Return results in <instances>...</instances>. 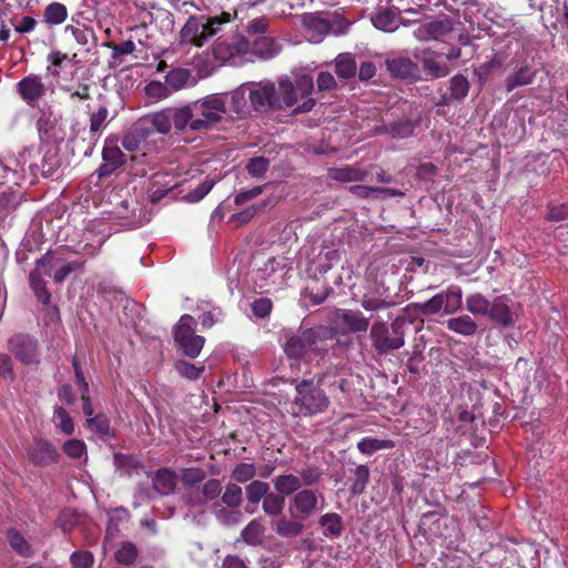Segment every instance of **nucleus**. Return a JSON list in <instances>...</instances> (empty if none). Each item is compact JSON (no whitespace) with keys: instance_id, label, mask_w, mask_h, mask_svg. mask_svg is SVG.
Returning a JSON list of instances; mask_svg holds the SVG:
<instances>
[{"instance_id":"obj_1","label":"nucleus","mask_w":568,"mask_h":568,"mask_svg":"<svg viewBox=\"0 0 568 568\" xmlns=\"http://www.w3.org/2000/svg\"><path fill=\"white\" fill-rule=\"evenodd\" d=\"M277 111H290L303 114L313 110L316 99L313 98L314 80L310 74H297L294 79L283 77L277 80Z\"/></svg>"},{"instance_id":"obj_2","label":"nucleus","mask_w":568,"mask_h":568,"mask_svg":"<svg viewBox=\"0 0 568 568\" xmlns=\"http://www.w3.org/2000/svg\"><path fill=\"white\" fill-rule=\"evenodd\" d=\"M82 267V262L65 261L55 255L54 251L47 253L36 262V268L29 275L30 286L39 302L49 304L51 294L42 275L51 276L55 282H63L71 273Z\"/></svg>"},{"instance_id":"obj_3","label":"nucleus","mask_w":568,"mask_h":568,"mask_svg":"<svg viewBox=\"0 0 568 568\" xmlns=\"http://www.w3.org/2000/svg\"><path fill=\"white\" fill-rule=\"evenodd\" d=\"M186 114L187 130L207 133L226 114V100L223 94L215 93L183 105Z\"/></svg>"},{"instance_id":"obj_4","label":"nucleus","mask_w":568,"mask_h":568,"mask_svg":"<svg viewBox=\"0 0 568 568\" xmlns=\"http://www.w3.org/2000/svg\"><path fill=\"white\" fill-rule=\"evenodd\" d=\"M329 404L328 396L318 384H315L313 379H302L295 386L292 414L294 416L312 417L326 412Z\"/></svg>"},{"instance_id":"obj_5","label":"nucleus","mask_w":568,"mask_h":568,"mask_svg":"<svg viewBox=\"0 0 568 568\" xmlns=\"http://www.w3.org/2000/svg\"><path fill=\"white\" fill-rule=\"evenodd\" d=\"M232 14L222 12L215 17H191L183 26L180 37L183 43L202 47L210 38L221 31V27L231 21Z\"/></svg>"},{"instance_id":"obj_6","label":"nucleus","mask_w":568,"mask_h":568,"mask_svg":"<svg viewBox=\"0 0 568 568\" xmlns=\"http://www.w3.org/2000/svg\"><path fill=\"white\" fill-rule=\"evenodd\" d=\"M186 114L183 105L179 108H165L156 112L148 113L139 119L148 134L156 132L160 134L170 133L174 128L176 132L184 133L187 131Z\"/></svg>"},{"instance_id":"obj_7","label":"nucleus","mask_w":568,"mask_h":568,"mask_svg":"<svg viewBox=\"0 0 568 568\" xmlns=\"http://www.w3.org/2000/svg\"><path fill=\"white\" fill-rule=\"evenodd\" d=\"M405 322L395 318L388 326L385 322L376 321L369 332L372 345L378 354H387L405 344Z\"/></svg>"},{"instance_id":"obj_8","label":"nucleus","mask_w":568,"mask_h":568,"mask_svg":"<svg viewBox=\"0 0 568 568\" xmlns=\"http://www.w3.org/2000/svg\"><path fill=\"white\" fill-rule=\"evenodd\" d=\"M193 324L194 318L185 314L181 316L174 329L175 343L183 351L184 355L191 358L200 355L205 343L203 336L195 334Z\"/></svg>"},{"instance_id":"obj_9","label":"nucleus","mask_w":568,"mask_h":568,"mask_svg":"<svg viewBox=\"0 0 568 568\" xmlns=\"http://www.w3.org/2000/svg\"><path fill=\"white\" fill-rule=\"evenodd\" d=\"M248 100L252 110L266 113L270 110L277 111L276 84L271 81L246 82Z\"/></svg>"},{"instance_id":"obj_10","label":"nucleus","mask_w":568,"mask_h":568,"mask_svg":"<svg viewBox=\"0 0 568 568\" xmlns=\"http://www.w3.org/2000/svg\"><path fill=\"white\" fill-rule=\"evenodd\" d=\"M285 336L284 353L290 358L300 359L318 343L321 328H307Z\"/></svg>"},{"instance_id":"obj_11","label":"nucleus","mask_w":568,"mask_h":568,"mask_svg":"<svg viewBox=\"0 0 568 568\" xmlns=\"http://www.w3.org/2000/svg\"><path fill=\"white\" fill-rule=\"evenodd\" d=\"M487 318L500 327H511L519 318V306L507 295L493 300Z\"/></svg>"},{"instance_id":"obj_12","label":"nucleus","mask_w":568,"mask_h":568,"mask_svg":"<svg viewBox=\"0 0 568 568\" xmlns=\"http://www.w3.org/2000/svg\"><path fill=\"white\" fill-rule=\"evenodd\" d=\"M9 351L26 365L39 364L40 353L38 341L29 335L18 334L8 342Z\"/></svg>"},{"instance_id":"obj_13","label":"nucleus","mask_w":568,"mask_h":568,"mask_svg":"<svg viewBox=\"0 0 568 568\" xmlns=\"http://www.w3.org/2000/svg\"><path fill=\"white\" fill-rule=\"evenodd\" d=\"M178 485V475L169 468H160L152 478V488L139 487L136 498L151 499L153 491L162 496L173 494Z\"/></svg>"},{"instance_id":"obj_14","label":"nucleus","mask_w":568,"mask_h":568,"mask_svg":"<svg viewBox=\"0 0 568 568\" xmlns=\"http://www.w3.org/2000/svg\"><path fill=\"white\" fill-rule=\"evenodd\" d=\"M325 505L324 495L312 489L297 491L292 499V507L296 510L300 519H307Z\"/></svg>"},{"instance_id":"obj_15","label":"nucleus","mask_w":568,"mask_h":568,"mask_svg":"<svg viewBox=\"0 0 568 568\" xmlns=\"http://www.w3.org/2000/svg\"><path fill=\"white\" fill-rule=\"evenodd\" d=\"M27 457L34 466H47L57 463L60 454L55 446L43 438H34L27 448Z\"/></svg>"},{"instance_id":"obj_16","label":"nucleus","mask_w":568,"mask_h":568,"mask_svg":"<svg viewBox=\"0 0 568 568\" xmlns=\"http://www.w3.org/2000/svg\"><path fill=\"white\" fill-rule=\"evenodd\" d=\"M215 54L222 60L252 57V40L242 36L234 37L231 42H219L214 48Z\"/></svg>"},{"instance_id":"obj_17","label":"nucleus","mask_w":568,"mask_h":568,"mask_svg":"<svg viewBox=\"0 0 568 568\" xmlns=\"http://www.w3.org/2000/svg\"><path fill=\"white\" fill-rule=\"evenodd\" d=\"M222 491L219 479H209L202 486L191 487L185 494V501L191 507H197L215 499Z\"/></svg>"},{"instance_id":"obj_18","label":"nucleus","mask_w":568,"mask_h":568,"mask_svg":"<svg viewBox=\"0 0 568 568\" xmlns=\"http://www.w3.org/2000/svg\"><path fill=\"white\" fill-rule=\"evenodd\" d=\"M247 88L246 83H243L230 93H222L226 100V114L232 113L240 119L250 114L252 106Z\"/></svg>"},{"instance_id":"obj_19","label":"nucleus","mask_w":568,"mask_h":568,"mask_svg":"<svg viewBox=\"0 0 568 568\" xmlns=\"http://www.w3.org/2000/svg\"><path fill=\"white\" fill-rule=\"evenodd\" d=\"M52 232L49 222H47V231H44L42 219L34 217L31 220L29 229L23 237L24 248H40L43 245L51 246Z\"/></svg>"},{"instance_id":"obj_20","label":"nucleus","mask_w":568,"mask_h":568,"mask_svg":"<svg viewBox=\"0 0 568 568\" xmlns=\"http://www.w3.org/2000/svg\"><path fill=\"white\" fill-rule=\"evenodd\" d=\"M0 174L4 183L21 184L28 180L27 169H21L20 158L13 153L3 154L0 158Z\"/></svg>"},{"instance_id":"obj_21","label":"nucleus","mask_w":568,"mask_h":568,"mask_svg":"<svg viewBox=\"0 0 568 568\" xmlns=\"http://www.w3.org/2000/svg\"><path fill=\"white\" fill-rule=\"evenodd\" d=\"M17 89L22 99L29 105H34L42 97H44L47 91L41 77L37 74H30L23 78L18 82Z\"/></svg>"},{"instance_id":"obj_22","label":"nucleus","mask_w":568,"mask_h":568,"mask_svg":"<svg viewBox=\"0 0 568 568\" xmlns=\"http://www.w3.org/2000/svg\"><path fill=\"white\" fill-rule=\"evenodd\" d=\"M336 323L342 325L348 333H365L369 327V320L359 311L338 310Z\"/></svg>"},{"instance_id":"obj_23","label":"nucleus","mask_w":568,"mask_h":568,"mask_svg":"<svg viewBox=\"0 0 568 568\" xmlns=\"http://www.w3.org/2000/svg\"><path fill=\"white\" fill-rule=\"evenodd\" d=\"M103 164L99 168V175L105 176L113 173L115 169L125 162V155L121 149L110 140L105 141L102 151Z\"/></svg>"},{"instance_id":"obj_24","label":"nucleus","mask_w":568,"mask_h":568,"mask_svg":"<svg viewBox=\"0 0 568 568\" xmlns=\"http://www.w3.org/2000/svg\"><path fill=\"white\" fill-rule=\"evenodd\" d=\"M453 30L449 19L435 20L419 26L415 31V37L420 41L438 40Z\"/></svg>"},{"instance_id":"obj_25","label":"nucleus","mask_w":568,"mask_h":568,"mask_svg":"<svg viewBox=\"0 0 568 568\" xmlns=\"http://www.w3.org/2000/svg\"><path fill=\"white\" fill-rule=\"evenodd\" d=\"M136 203L133 200H123L114 206L111 214L123 220L122 225L129 229L139 227L143 224L140 217H135Z\"/></svg>"},{"instance_id":"obj_26","label":"nucleus","mask_w":568,"mask_h":568,"mask_svg":"<svg viewBox=\"0 0 568 568\" xmlns=\"http://www.w3.org/2000/svg\"><path fill=\"white\" fill-rule=\"evenodd\" d=\"M281 51L280 43L270 37H261L252 40V57L267 60L274 58Z\"/></svg>"},{"instance_id":"obj_27","label":"nucleus","mask_w":568,"mask_h":568,"mask_svg":"<svg viewBox=\"0 0 568 568\" xmlns=\"http://www.w3.org/2000/svg\"><path fill=\"white\" fill-rule=\"evenodd\" d=\"M422 65L426 75L430 79L444 78L450 72L449 67L440 54L433 53L423 57Z\"/></svg>"},{"instance_id":"obj_28","label":"nucleus","mask_w":568,"mask_h":568,"mask_svg":"<svg viewBox=\"0 0 568 568\" xmlns=\"http://www.w3.org/2000/svg\"><path fill=\"white\" fill-rule=\"evenodd\" d=\"M7 540L11 549L19 556L29 558L34 555V549L30 541L18 529L8 528L6 534Z\"/></svg>"},{"instance_id":"obj_29","label":"nucleus","mask_w":568,"mask_h":568,"mask_svg":"<svg viewBox=\"0 0 568 568\" xmlns=\"http://www.w3.org/2000/svg\"><path fill=\"white\" fill-rule=\"evenodd\" d=\"M149 136L148 129L138 120L122 138V148L129 152L138 151Z\"/></svg>"},{"instance_id":"obj_30","label":"nucleus","mask_w":568,"mask_h":568,"mask_svg":"<svg viewBox=\"0 0 568 568\" xmlns=\"http://www.w3.org/2000/svg\"><path fill=\"white\" fill-rule=\"evenodd\" d=\"M446 327L450 332L465 337L474 336L478 331L477 323L466 314L448 318L446 321Z\"/></svg>"},{"instance_id":"obj_31","label":"nucleus","mask_w":568,"mask_h":568,"mask_svg":"<svg viewBox=\"0 0 568 568\" xmlns=\"http://www.w3.org/2000/svg\"><path fill=\"white\" fill-rule=\"evenodd\" d=\"M47 74L59 82L61 73L70 65L71 61L68 54L53 50L47 55Z\"/></svg>"},{"instance_id":"obj_32","label":"nucleus","mask_w":568,"mask_h":568,"mask_svg":"<svg viewBox=\"0 0 568 568\" xmlns=\"http://www.w3.org/2000/svg\"><path fill=\"white\" fill-rule=\"evenodd\" d=\"M328 175L332 180L348 183L364 181L367 172L349 165L329 169Z\"/></svg>"},{"instance_id":"obj_33","label":"nucleus","mask_w":568,"mask_h":568,"mask_svg":"<svg viewBox=\"0 0 568 568\" xmlns=\"http://www.w3.org/2000/svg\"><path fill=\"white\" fill-rule=\"evenodd\" d=\"M318 524L323 527V535L327 538H338L343 534V518L336 513L324 514L320 518Z\"/></svg>"},{"instance_id":"obj_34","label":"nucleus","mask_w":568,"mask_h":568,"mask_svg":"<svg viewBox=\"0 0 568 568\" xmlns=\"http://www.w3.org/2000/svg\"><path fill=\"white\" fill-rule=\"evenodd\" d=\"M38 154L39 151L36 146H26L17 154V158H20L21 169H27V176L30 183L39 175V165L32 161Z\"/></svg>"},{"instance_id":"obj_35","label":"nucleus","mask_w":568,"mask_h":568,"mask_svg":"<svg viewBox=\"0 0 568 568\" xmlns=\"http://www.w3.org/2000/svg\"><path fill=\"white\" fill-rule=\"evenodd\" d=\"M286 268V263L283 257H268L263 268H260L258 272L261 275L271 281V283L276 284L284 276V271Z\"/></svg>"},{"instance_id":"obj_36","label":"nucleus","mask_w":568,"mask_h":568,"mask_svg":"<svg viewBox=\"0 0 568 568\" xmlns=\"http://www.w3.org/2000/svg\"><path fill=\"white\" fill-rule=\"evenodd\" d=\"M265 527L258 519L251 520L241 531V539L250 546H260L263 542Z\"/></svg>"},{"instance_id":"obj_37","label":"nucleus","mask_w":568,"mask_h":568,"mask_svg":"<svg viewBox=\"0 0 568 568\" xmlns=\"http://www.w3.org/2000/svg\"><path fill=\"white\" fill-rule=\"evenodd\" d=\"M273 484L277 494L283 497L300 491L302 487L300 477L293 474L280 475L274 478Z\"/></svg>"},{"instance_id":"obj_38","label":"nucleus","mask_w":568,"mask_h":568,"mask_svg":"<svg viewBox=\"0 0 568 568\" xmlns=\"http://www.w3.org/2000/svg\"><path fill=\"white\" fill-rule=\"evenodd\" d=\"M388 71L397 78L413 77L416 71V64L408 58H395L386 62Z\"/></svg>"},{"instance_id":"obj_39","label":"nucleus","mask_w":568,"mask_h":568,"mask_svg":"<svg viewBox=\"0 0 568 568\" xmlns=\"http://www.w3.org/2000/svg\"><path fill=\"white\" fill-rule=\"evenodd\" d=\"M493 300H488L481 293H473L466 297V310L475 316L487 317Z\"/></svg>"},{"instance_id":"obj_40","label":"nucleus","mask_w":568,"mask_h":568,"mask_svg":"<svg viewBox=\"0 0 568 568\" xmlns=\"http://www.w3.org/2000/svg\"><path fill=\"white\" fill-rule=\"evenodd\" d=\"M440 294L444 297V313L453 314L462 308L463 291L458 285H450Z\"/></svg>"},{"instance_id":"obj_41","label":"nucleus","mask_w":568,"mask_h":568,"mask_svg":"<svg viewBox=\"0 0 568 568\" xmlns=\"http://www.w3.org/2000/svg\"><path fill=\"white\" fill-rule=\"evenodd\" d=\"M535 72L528 65L520 67L506 79V91L509 93L518 87L528 85L534 81Z\"/></svg>"},{"instance_id":"obj_42","label":"nucleus","mask_w":568,"mask_h":568,"mask_svg":"<svg viewBox=\"0 0 568 568\" xmlns=\"http://www.w3.org/2000/svg\"><path fill=\"white\" fill-rule=\"evenodd\" d=\"M273 529L281 537L295 538L303 532L304 525L298 520L281 518L275 521Z\"/></svg>"},{"instance_id":"obj_43","label":"nucleus","mask_w":568,"mask_h":568,"mask_svg":"<svg viewBox=\"0 0 568 568\" xmlns=\"http://www.w3.org/2000/svg\"><path fill=\"white\" fill-rule=\"evenodd\" d=\"M335 72L341 80H349L356 74V63L348 53L338 54L335 59Z\"/></svg>"},{"instance_id":"obj_44","label":"nucleus","mask_w":568,"mask_h":568,"mask_svg":"<svg viewBox=\"0 0 568 568\" xmlns=\"http://www.w3.org/2000/svg\"><path fill=\"white\" fill-rule=\"evenodd\" d=\"M395 447V443L392 439H378L372 437H364L357 443L358 450L367 456L383 449H390Z\"/></svg>"},{"instance_id":"obj_45","label":"nucleus","mask_w":568,"mask_h":568,"mask_svg":"<svg viewBox=\"0 0 568 568\" xmlns=\"http://www.w3.org/2000/svg\"><path fill=\"white\" fill-rule=\"evenodd\" d=\"M166 176L163 174H155L152 179L151 186L149 187V199L151 202H158L164 197L171 190L176 186V183L169 184L165 182Z\"/></svg>"},{"instance_id":"obj_46","label":"nucleus","mask_w":568,"mask_h":568,"mask_svg":"<svg viewBox=\"0 0 568 568\" xmlns=\"http://www.w3.org/2000/svg\"><path fill=\"white\" fill-rule=\"evenodd\" d=\"M67 18L68 10L63 3L51 2L44 9L43 19L47 24L59 26L62 24Z\"/></svg>"},{"instance_id":"obj_47","label":"nucleus","mask_w":568,"mask_h":568,"mask_svg":"<svg viewBox=\"0 0 568 568\" xmlns=\"http://www.w3.org/2000/svg\"><path fill=\"white\" fill-rule=\"evenodd\" d=\"M373 24L378 30L392 32L398 27L397 14L390 9L382 10L373 18Z\"/></svg>"},{"instance_id":"obj_48","label":"nucleus","mask_w":568,"mask_h":568,"mask_svg":"<svg viewBox=\"0 0 568 568\" xmlns=\"http://www.w3.org/2000/svg\"><path fill=\"white\" fill-rule=\"evenodd\" d=\"M414 128L415 126L412 121L400 120L387 125H383V132L396 139H405L413 134Z\"/></svg>"},{"instance_id":"obj_49","label":"nucleus","mask_w":568,"mask_h":568,"mask_svg":"<svg viewBox=\"0 0 568 568\" xmlns=\"http://www.w3.org/2000/svg\"><path fill=\"white\" fill-rule=\"evenodd\" d=\"M469 81L463 74H456L449 80V93L450 98L456 101L464 100L469 92Z\"/></svg>"},{"instance_id":"obj_50","label":"nucleus","mask_w":568,"mask_h":568,"mask_svg":"<svg viewBox=\"0 0 568 568\" xmlns=\"http://www.w3.org/2000/svg\"><path fill=\"white\" fill-rule=\"evenodd\" d=\"M52 422L64 435H72L74 432V424L69 413L63 407H55L52 416Z\"/></svg>"},{"instance_id":"obj_51","label":"nucleus","mask_w":568,"mask_h":568,"mask_svg":"<svg viewBox=\"0 0 568 568\" xmlns=\"http://www.w3.org/2000/svg\"><path fill=\"white\" fill-rule=\"evenodd\" d=\"M285 506V499L280 494L268 493L263 499V510L266 515L275 517L282 514Z\"/></svg>"},{"instance_id":"obj_52","label":"nucleus","mask_w":568,"mask_h":568,"mask_svg":"<svg viewBox=\"0 0 568 568\" xmlns=\"http://www.w3.org/2000/svg\"><path fill=\"white\" fill-rule=\"evenodd\" d=\"M369 480V469L365 465H358L354 469V480L349 488L352 495H361L364 493Z\"/></svg>"},{"instance_id":"obj_53","label":"nucleus","mask_w":568,"mask_h":568,"mask_svg":"<svg viewBox=\"0 0 568 568\" xmlns=\"http://www.w3.org/2000/svg\"><path fill=\"white\" fill-rule=\"evenodd\" d=\"M268 490V484L261 480H253L245 488L247 500L253 505H257L262 498L264 499Z\"/></svg>"},{"instance_id":"obj_54","label":"nucleus","mask_w":568,"mask_h":568,"mask_svg":"<svg viewBox=\"0 0 568 568\" xmlns=\"http://www.w3.org/2000/svg\"><path fill=\"white\" fill-rule=\"evenodd\" d=\"M114 557L121 565H132L138 557V548L133 542H122Z\"/></svg>"},{"instance_id":"obj_55","label":"nucleus","mask_w":568,"mask_h":568,"mask_svg":"<svg viewBox=\"0 0 568 568\" xmlns=\"http://www.w3.org/2000/svg\"><path fill=\"white\" fill-rule=\"evenodd\" d=\"M222 501L231 508H237L243 501V491L236 484H227L222 495Z\"/></svg>"},{"instance_id":"obj_56","label":"nucleus","mask_w":568,"mask_h":568,"mask_svg":"<svg viewBox=\"0 0 568 568\" xmlns=\"http://www.w3.org/2000/svg\"><path fill=\"white\" fill-rule=\"evenodd\" d=\"M176 372L182 376L191 381L197 379L204 372V365L195 366L186 361H176L174 364Z\"/></svg>"},{"instance_id":"obj_57","label":"nucleus","mask_w":568,"mask_h":568,"mask_svg":"<svg viewBox=\"0 0 568 568\" xmlns=\"http://www.w3.org/2000/svg\"><path fill=\"white\" fill-rule=\"evenodd\" d=\"M443 295L440 293L434 295L428 301L417 304V307L419 312L423 315H434L439 313L440 311H444V300Z\"/></svg>"},{"instance_id":"obj_58","label":"nucleus","mask_w":568,"mask_h":568,"mask_svg":"<svg viewBox=\"0 0 568 568\" xmlns=\"http://www.w3.org/2000/svg\"><path fill=\"white\" fill-rule=\"evenodd\" d=\"M108 47L112 49L111 59L113 62H121L123 55H128L134 52L135 43L132 40H126L121 43H108Z\"/></svg>"},{"instance_id":"obj_59","label":"nucleus","mask_w":568,"mask_h":568,"mask_svg":"<svg viewBox=\"0 0 568 568\" xmlns=\"http://www.w3.org/2000/svg\"><path fill=\"white\" fill-rule=\"evenodd\" d=\"M270 161L264 156L252 158L247 164L246 170L253 178H262L268 170Z\"/></svg>"},{"instance_id":"obj_60","label":"nucleus","mask_w":568,"mask_h":568,"mask_svg":"<svg viewBox=\"0 0 568 568\" xmlns=\"http://www.w3.org/2000/svg\"><path fill=\"white\" fill-rule=\"evenodd\" d=\"M256 474L254 464L242 463L235 466L232 471V478L237 483H246L251 480Z\"/></svg>"},{"instance_id":"obj_61","label":"nucleus","mask_w":568,"mask_h":568,"mask_svg":"<svg viewBox=\"0 0 568 568\" xmlns=\"http://www.w3.org/2000/svg\"><path fill=\"white\" fill-rule=\"evenodd\" d=\"M361 305L365 311L374 312V311L386 310V308L390 307L393 305V303L387 300H384V298L374 297L368 294H364L361 300Z\"/></svg>"},{"instance_id":"obj_62","label":"nucleus","mask_w":568,"mask_h":568,"mask_svg":"<svg viewBox=\"0 0 568 568\" xmlns=\"http://www.w3.org/2000/svg\"><path fill=\"white\" fill-rule=\"evenodd\" d=\"M268 27V19L266 17H258L251 20L247 24L246 31L251 40L264 37Z\"/></svg>"},{"instance_id":"obj_63","label":"nucleus","mask_w":568,"mask_h":568,"mask_svg":"<svg viewBox=\"0 0 568 568\" xmlns=\"http://www.w3.org/2000/svg\"><path fill=\"white\" fill-rule=\"evenodd\" d=\"M109 115L108 108L101 105L97 112H94L90 118V131L91 133L101 132L106 125V119Z\"/></svg>"},{"instance_id":"obj_64","label":"nucleus","mask_w":568,"mask_h":568,"mask_svg":"<svg viewBox=\"0 0 568 568\" xmlns=\"http://www.w3.org/2000/svg\"><path fill=\"white\" fill-rule=\"evenodd\" d=\"M70 561L72 568H91L93 565V555L90 551H74Z\"/></svg>"}]
</instances>
